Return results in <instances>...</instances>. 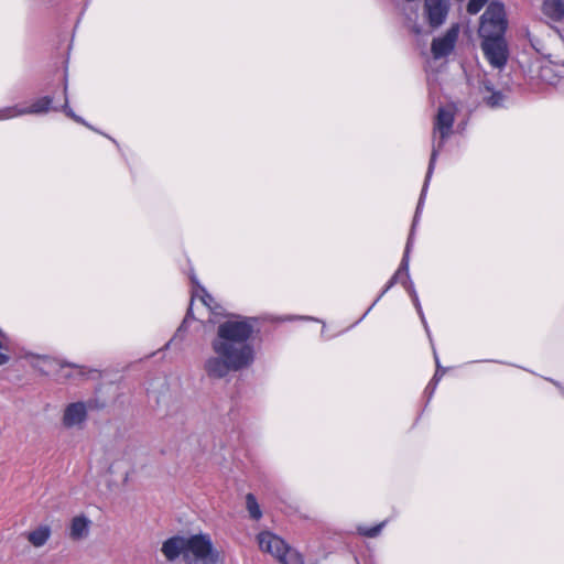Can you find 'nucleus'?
<instances>
[{
  "instance_id": "nucleus-1",
  "label": "nucleus",
  "mask_w": 564,
  "mask_h": 564,
  "mask_svg": "<svg viewBox=\"0 0 564 564\" xmlns=\"http://www.w3.org/2000/svg\"><path fill=\"white\" fill-rule=\"evenodd\" d=\"M257 318L235 315L219 323L210 339V352L203 370L210 380H226L232 373L249 369L256 361L253 336Z\"/></svg>"
},
{
  "instance_id": "nucleus-2",
  "label": "nucleus",
  "mask_w": 564,
  "mask_h": 564,
  "mask_svg": "<svg viewBox=\"0 0 564 564\" xmlns=\"http://www.w3.org/2000/svg\"><path fill=\"white\" fill-rule=\"evenodd\" d=\"M455 122V111L452 107H440L434 119L433 132H432V151L427 172L425 175L422 192L419 198V203L415 210V219L420 216L422 207L424 205V198L427 192L429 183L434 172L437 156L445 145L446 141L453 134V126Z\"/></svg>"
},
{
  "instance_id": "nucleus-3",
  "label": "nucleus",
  "mask_w": 564,
  "mask_h": 564,
  "mask_svg": "<svg viewBox=\"0 0 564 564\" xmlns=\"http://www.w3.org/2000/svg\"><path fill=\"white\" fill-rule=\"evenodd\" d=\"M186 564H221L219 552L214 547L208 534H194L187 538L185 558Z\"/></svg>"
},
{
  "instance_id": "nucleus-4",
  "label": "nucleus",
  "mask_w": 564,
  "mask_h": 564,
  "mask_svg": "<svg viewBox=\"0 0 564 564\" xmlns=\"http://www.w3.org/2000/svg\"><path fill=\"white\" fill-rule=\"evenodd\" d=\"M507 29L505 7L502 3L492 1L481 15L479 36L481 40L501 39Z\"/></svg>"
},
{
  "instance_id": "nucleus-5",
  "label": "nucleus",
  "mask_w": 564,
  "mask_h": 564,
  "mask_svg": "<svg viewBox=\"0 0 564 564\" xmlns=\"http://www.w3.org/2000/svg\"><path fill=\"white\" fill-rule=\"evenodd\" d=\"M102 406L104 404L98 405L95 400L72 402L63 411L62 424L66 429H82L87 420L88 411Z\"/></svg>"
},
{
  "instance_id": "nucleus-6",
  "label": "nucleus",
  "mask_w": 564,
  "mask_h": 564,
  "mask_svg": "<svg viewBox=\"0 0 564 564\" xmlns=\"http://www.w3.org/2000/svg\"><path fill=\"white\" fill-rule=\"evenodd\" d=\"M419 220V217L413 219V224H412V230H411V234L408 238V242H406V246H405V249H404V253H403V257H402V260L400 262V265L398 268V270L395 271V273L391 276V279L388 281V283L386 284L384 289L382 290V292L379 294V296L375 300V302L370 305V307L366 311V313L361 316V318L359 321H361L362 318L366 317V315L375 307V305L380 301V299L397 283H400V279L404 275L406 278V280H409V267H410V251H411V247H412V239H413V230H414V227L416 225Z\"/></svg>"
},
{
  "instance_id": "nucleus-7",
  "label": "nucleus",
  "mask_w": 564,
  "mask_h": 564,
  "mask_svg": "<svg viewBox=\"0 0 564 564\" xmlns=\"http://www.w3.org/2000/svg\"><path fill=\"white\" fill-rule=\"evenodd\" d=\"M449 9V0H424L423 18L431 28L437 29L445 23Z\"/></svg>"
},
{
  "instance_id": "nucleus-8",
  "label": "nucleus",
  "mask_w": 564,
  "mask_h": 564,
  "mask_svg": "<svg viewBox=\"0 0 564 564\" xmlns=\"http://www.w3.org/2000/svg\"><path fill=\"white\" fill-rule=\"evenodd\" d=\"M485 57L495 68H502L508 59V48L505 37L487 39L481 41Z\"/></svg>"
},
{
  "instance_id": "nucleus-9",
  "label": "nucleus",
  "mask_w": 564,
  "mask_h": 564,
  "mask_svg": "<svg viewBox=\"0 0 564 564\" xmlns=\"http://www.w3.org/2000/svg\"><path fill=\"white\" fill-rule=\"evenodd\" d=\"M458 33L459 26L453 24L443 36L434 39L431 45L433 57L438 59L448 56L455 47Z\"/></svg>"
},
{
  "instance_id": "nucleus-10",
  "label": "nucleus",
  "mask_w": 564,
  "mask_h": 564,
  "mask_svg": "<svg viewBox=\"0 0 564 564\" xmlns=\"http://www.w3.org/2000/svg\"><path fill=\"white\" fill-rule=\"evenodd\" d=\"M191 281L193 284L192 301L186 317L192 315L193 305L195 304L196 301H199L202 305L206 307L208 311L217 313L218 305L215 299L206 291V289L203 285L199 284L195 275L191 276ZM186 321L187 318L184 319L183 325L186 323Z\"/></svg>"
},
{
  "instance_id": "nucleus-11",
  "label": "nucleus",
  "mask_w": 564,
  "mask_h": 564,
  "mask_svg": "<svg viewBox=\"0 0 564 564\" xmlns=\"http://www.w3.org/2000/svg\"><path fill=\"white\" fill-rule=\"evenodd\" d=\"M186 541L187 538L181 535L169 538L166 541L163 542L161 552L164 555V557L170 562L175 561L180 555H182L184 560Z\"/></svg>"
},
{
  "instance_id": "nucleus-12",
  "label": "nucleus",
  "mask_w": 564,
  "mask_h": 564,
  "mask_svg": "<svg viewBox=\"0 0 564 564\" xmlns=\"http://www.w3.org/2000/svg\"><path fill=\"white\" fill-rule=\"evenodd\" d=\"M258 543L263 552L270 553L275 558L282 554L286 545L281 538L268 531L259 533Z\"/></svg>"
},
{
  "instance_id": "nucleus-13",
  "label": "nucleus",
  "mask_w": 564,
  "mask_h": 564,
  "mask_svg": "<svg viewBox=\"0 0 564 564\" xmlns=\"http://www.w3.org/2000/svg\"><path fill=\"white\" fill-rule=\"evenodd\" d=\"M540 76L550 85L557 86L564 83V63H547L541 67Z\"/></svg>"
},
{
  "instance_id": "nucleus-14",
  "label": "nucleus",
  "mask_w": 564,
  "mask_h": 564,
  "mask_svg": "<svg viewBox=\"0 0 564 564\" xmlns=\"http://www.w3.org/2000/svg\"><path fill=\"white\" fill-rule=\"evenodd\" d=\"M52 535V529L48 524H40L26 533V540L34 547L44 546Z\"/></svg>"
},
{
  "instance_id": "nucleus-15",
  "label": "nucleus",
  "mask_w": 564,
  "mask_h": 564,
  "mask_svg": "<svg viewBox=\"0 0 564 564\" xmlns=\"http://www.w3.org/2000/svg\"><path fill=\"white\" fill-rule=\"evenodd\" d=\"M90 520L80 514L76 516L70 521L69 536L73 540H82L89 533Z\"/></svg>"
},
{
  "instance_id": "nucleus-16",
  "label": "nucleus",
  "mask_w": 564,
  "mask_h": 564,
  "mask_svg": "<svg viewBox=\"0 0 564 564\" xmlns=\"http://www.w3.org/2000/svg\"><path fill=\"white\" fill-rule=\"evenodd\" d=\"M59 108L53 106V98L51 96H43L35 99L30 106H24L25 116L28 115H44L50 110L57 111Z\"/></svg>"
},
{
  "instance_id": "nucleus-17",
  "label": "nucleus",
  "mask_w": 564,
  "mask_h": 564,
  "mask_svg": "<svg viewBox=\"0 0 564 564\" xmlns=\"http://www.w3.org/2000/svg\"><path fill=\"white\" fill-rule=\"evenodd\" d=\"M542 12L553 21H562L564 19V0H544Z\"/></svg>"
},
{
  "instance_id": "nucleus-18",
  "label": "nucleus",
  "mask_w": 564,
  "mask_h": 564,
  "mask_svg": "<svg viewBox=\"0 0 564 564\" xmlns=\"http://www.w3.org/2000/svg\"><path fill=\"white\" fill-rule=\"evenodd\" d=\"M482 89L489 94L485 97V101L489 107L500 108L505 106L507 96L499 90H494V87L489 82L482 83Z\"/></svg>"
},
{
  "instance_id": "nucleus-19",
  "label": "nucleus",
  "mask_w": 564,
  "mask_h": 564,
  "mask_svg": "<svg viewBox=\"0 0 564 564\" xmlns=\"http://www.w3.org/2000/svg\"><path fill=\"white\" fill-rule=\"evenodd\" d=\"M276 558L282 564H304L302 555L297 551L289 547L288 544L282 551V554H280Z\"/></svg>"
},
{
  "instance_id": "nucleus-20",
  "label": "nucleus",
  "mask_w": 564,
  "mask_h": 564,
  "mask_svg": "<svg viewBox=\"0 0 564 564\" xmlns=\"http://www.w3.org/2000/svg\"><path fill=\"white\" fill-rule=\"evenodd\" d=\"M22 116H25L24 106L22 105L17 104L0 108V121L11 120Z\"/></svg>"
},
{
  "instance_id": "nucleus-21",
  "label": "nucleus",
  "mask_w": 564,
  "mask_h": 564,
  "mask_svg": "<svg viewBox=\"0 0 564 564\" xmlns=\"http://www.w3.org/2000/svg\"><path fill=\"white\" fill-rule=\"evenodd\" d=\"M62 111L67 116L69 117L70 119H73L74 121L87 127V128H91V126L84 119L82 118L80 116H77L73 109L69 107V104H68V96H67V83L65 82L64 84V105L62 106Z\"/></svg>"
},
{
  "instance_id": "nucleus-22",
  "label": "nucleus",
  "mask_w": 564,
  "mask_h": 564,
  "mask_svg": "<svg viewBox=\"0 0 564 564\" xmlns=\"http://www.w3.org/2000/svg\"><path fill=\"white\" fill-rule=\"evenodd\" d=\"M387 521H382L373 527H367L364 524L357 525L356 530L359 535L366 536V538H377L386 527Z\"/></svg>"
},
{
  "instance_id": "nucleus-23",
  "label": "nucleus",
  "mask_w": 564,
  "mask_h": 564,
  "mask_svg": "<svg viewBox=\"0 0 564 564\" xmlns=\"http://www.w3.org/2000/svg\"><path fill=\"white\" fill-rule=\"evenodd\" d=\"M246 507L251 519L259 520L262 517V511L253 494L246 496Z\"/></svg>"
},
{
  "instance_id": "nucleus-24",
  "label": "nucleus",
  "mask_w": 564,
  "mask_h": 564,
  "mask_svg": "<svg viewBox=\"0 0 564 564\" xmlns=\"http://www.w3.org/2000/svg\"><path fill=\"white\" fill-rule=\"evenodd\" d=\"M400 283L403 285V288L406 290L408 294L410 295L411 300H415V297H419L415 286L413 282L411 281V278L409 276V280L403 275L400 279Z\"/></svg>"
},
{
  "instance_id": "nucleus-25",
  "label": "nucleus",
  "mask_w": 564,
  "mask_h": 564,
  "mask_svg": "<svg viewBox=\"0 0 564 564\" xmlns=\"http://www.w3.org/2000/svg\"><path fill=\"white\" fill-rule=\"evenodd\" d=\"M400 283L403 285V288L406 290L408 294L410 295L411 300H415V297H419L415 286L413 282L411 281V278L409 276V280L403 275L400 279Z\"/></svg>"
},
{
  "instance_id": "nucleus-26",
  "label": "nucleus",
  "mask_w": 564,
  "mask_h": 564,
  "mask_svg": "<svg viewBox=\"0 0 564 564\" xmlns=\"http://www.w3.org/2000/svg\"><path fill=\"white\" fill-rule=\"evenodd\" d=\"M400 283L403 285V288L406 290L408 294L410 295L411 300H415V297H419L415 286L413 282L411 281V278L409 276V280L403 275L400 279Z\"/></svg>"
},
{
  "instance_id": "nucleus-27",
  "label": "nucleus",
  "mask_w": 564,
  "mask_h": 564,
  "mask_svg": "<svg viewBox=\"0 0 564 564\" xmlns=\"http://www.w3.org/2000/svg\"><path fill=\"white\" fill-rule=\"evenodd\" d=\"M433 354H434V359H435V364H436V371L432 378V381L436 382L438 384V382L442 379V377L444 376L446 369L441 366L437 352L434 347H433Z\"/></svg>"
},
{
  "instance_id": "nucleus-28",
  "label": "nucleus",
  "mask_w": 564,
  "mask_h": 564,
  "mask_svg": "<svg viewBox=\"0 0 564 564\" xmlns=\"http://www.w3.org/2000/svg\"><path fill=\"white\" fill-rule=\"evenodd\" d=\"M488 2V0H469L467 4V11L470 14L478 13L484 6Z\"/></svg>"
},
{
  "instance_id": "nucleus-29",
  "label": "nucleus",
  "mask_w": 564,
  "mask_h": 564,
  "mask_svg": "<svg viewBox=\"0 0 564 564\" xmlns=\"http://www.w3.org/2000/svg\"><path fill=\"white\" fill-rule=\"evenodd\" d=\"M412 302H413V305L415 306L416 312H417V314H419V316H420V318L422 321V324H423V326H424V328L426 330V334H427L429 338L431 339V333H430V329H429V325H427V322L425 319V316H424V313H423V310H422V306H421L419 297H415V300H412Z\"/></svg>"
},
{
  "instance_id": "nucleus-30",
  "label": "nucleus",
  "mask_w": 564,
  "mask_h": 564,
  "mask_svg": "<svg viewBox=\"0 0 564 564\" xmlns=\"http://www.w3.org/2000/svg\"><path fill=\"white\" fill-rule=\"evenodd\" d=\"M437 387V383L436 382H433L432 380L429 382V384L426 386L425 388V393L429 395V399L432 397V394L434 393L435 389Z\"/></svg>"
},
{
  "instance_id": "nucleus-31",
  "label": "nucleus",
  "mask_w": 564,
  "mask_h": 564,
  "mask_svg": "<svg viewBox=\"0 0 564 564\" xmlns=\"http://www.w3.org/2000/svg\"><path fill=\"white\" fill-rule=\"evenodd\" d=\"M294 319L315 321V318L308 317V316H285V317L281 318V321H294ZM316 322H318V319H316Z\"/></svg>"
},
{
  "instance_id": "nucleus-32",
  "label": "nucleus",
  "mask_w": 564,
  "mask_h": 564,
  "mask_svg": "<svg viewBox=\"0 0 564 564\" xmlns=\"http://www.w3.org/2000/svg\"><path fill=\"white\" fill-rule=\"evenodd\" d=\"M10 360V356L6 352H0V367L8 364Z\"/></svg>"
},
{
  "instance_id": "nucleus-33",
  "label": "nucleus",
  "mask_w": 564,
  "mask_h": 564,
  "mask_svg": "<svg viewBox=\"0 0 564 564\" xmlns=\"http://www.w3.org/2000/svg\"><path fill=\"white\" fill-rule=\"evenodd\" d=\"M8 341H9V338L8 336L6 338H2L0 336V351L1 350H7L8 349Z\"/></svg>"
},
{
  "instance_id": "nucleus-34",
  "label": "nucleus",
  "mask_w": 564,
  "mask_h": 564,
  "mask_svg": "<svg viewBox=\"0 0 564 564\" xmlns=\"http://www.w3.org/2000/svg\"><path fill=\"white\" fill-rule=\"evenodd\" d=\"M119 463H120V462H116V463H112V464L109 466V473H110V474H115V473H117V471H118V469H119V466H118V465H119Z\"/></svg>"
},
{
  "instance_id": "nucleus-35",
  "label": "nucleus",
  "mask_w": 564,
  "mask_h": 564,
  "mask_svg": "<svg viewBox=\"0 0 564 564\" xmlns=\"http://www.w3.org/2000/svg\"><path fill=\"white\" fill-rule=\"evenodd\" d=\"M122 475H123V480L127 481L128 480V476H129V468H126L123 471H122Z\"/></svg>"
},
{
  "instance_id": "nucleus-36",
  "label": "nucleus",
  "mask_w": 564,
  "mask_h": 564,
  "mask_svg": "<svg viewBox=\"0 0 564 564\" xmlns=\"http://www.w3.org/2000/svg\"><path fill=\"white\" fill-rule=\"evenodd\" d=\"M0 336H1L2 338H6V337H7V334H6L1 328H0Z\"/></svg>"
},
{
  "instance_id": "nucleus-37",
  "label": "nucleus",
  "mask_w": 564,
  "mask_h": 564,
  "mask_svg": "<svg viewBox=\"0 0 564 564\" xmlns=\"http://www.w3.org/2000/svg\"><path fill=\"white\" fill-rule=\"evenodd\" d=\"M183 328V325L177 329V333H181Z\"/></svg>"
},
{
  "instance_id": "nucleus-38",
  "label": "nucleus",
  "mask_w": 564,
  "mask_h": 564,
  "mask_svg": "<svg viewBox=\"0 0 564 564\" xmlns=\"http://www.w3.org/2000/svg\"><path fill=\"white\" fill-rule=\"evenodd\" d=\"M108 138H109L112 142L117 143V142H116V139H112V138H110V137H108Z\"/></svg>"
},
{
  "instance_id": "nucleus-39",
  "label": "nucleus",
  "mask_w": 564,
  "mask_h": 564,
  "mask_svg": "<svg viewBox=\"0 0 564 564\" xmlns=\"http://www.w3.org/2000/svg\"><path fill=\"white\" fill-rule=\"evenodd\" d=\"M562 391H563V394H564V390L563 389H562Z\"/></svg>"
}]
</instances>
